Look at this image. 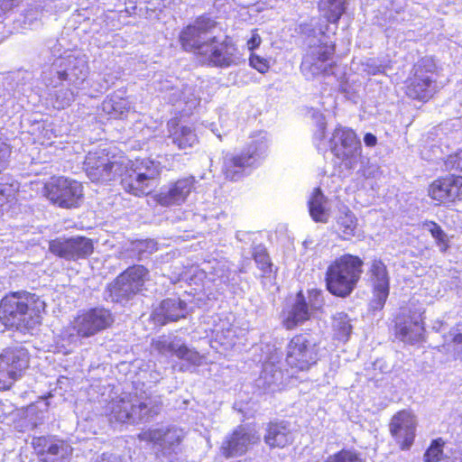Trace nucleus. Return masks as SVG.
Wrapping results in <instances>:
<instances>
[{
	"mask_svg": "<svg viewBox=\"0 0 462 462\" xmlns=\"http://www.w3.org/2000/svg\"><path fill=\"white\" fill-rule=\"evenodd\" d=\"M325 462H366L365 458L356 449L344 448L328 456Z\"/></svg>",
	"mask_w": 462,
	"mask_h": 462,
	"instance_id": "72a5a7b5",
	"label": "nucleus"
},
{
	"mask_svg": "<svg viewBox=\"0 0 462 462\" xmlns=\"http://www.w3.org/2000/svg\"><path fill=\"white\" fill-rule=\"evenodd\" d=\"M327 198L319 187L315 188L308 201V208L310 217L315 222L326 223L328 216L326 213Z\"/></svg>",
	"mask_w": 462,
	"mask_h": 462,
	"instance_id": "cd10ccee",
	"label": "nucleus"
},
{
	"mask_svg": "<svg viewBox=\"0 0 462 462\" xmlns=\"http://www.w3.org/2000/svg\"><path fill=\"white\" fill-rule=\"evenodd\" d=\"M122 157L109 150L101 149L88 152L84 162V170L93 182L111 181L116 178L120 166H122Z\"/></svg>",
	"mask_w": 462,
	"mask_h": 462,
	"instance_id": "ddd939ff",
	"label": "nucleus"
},
{
	"mask_svg": "<svg viewBox=\"0 0 462 462\" xmlns=\"http://www.w3.org/2000/svg\"><path fill=\"white\" fill-rule=\"evenodd\" d=\"M174 355L180 360H184L191 365H199L202 356L195 349H191L186 345H180L173 349Z\"/></svg>",
	"mask_w": 462,
	"mask_h": 462,
	"instance_id": "e433bc0d",
	"label": "nucleus"
},
{
	"mask_svg": "<svg viewBox=\"0 0 462 462\" xmlns=\"http://www.w3.org/2000/svg\"><path fill=\"white\" fill-rule=\"evenodd\" d=\"M364 142L366 146L373 147L377 143V138L371 133H366L364 136Z\"/></svg>",
	"mask_w": 462,
	"mask_h": 462,
	"instance_id": "de8ad7c7",
	"label": "nucleus"
},
{
	"mask_svg": "<svg viewBox=\"0 0 462 462\" xmlns=\"http://www.w3.org/2000/svg\"><path fill=\"white\" fill-rule=\"evenodd\" d=\"M94 252L93 240L82 236L69 237V261H78L89 257Z\"/></svg>",
	"mask_w": 462,
	"mask_h": 462,
	"instance_id": "c756f323",
	"label": "nucleus"
},
{
	"mask_svg": "<svg viewBox=\"0 0 462 462\" xmlns=\"http://www.w3.org/2000/svg\"><path fill=\"white\" fill-rule=\"evenodd\" d=\"M335 336L338 340L346 341L351 334L352 326L346 314H340L335 319L333 325Z\"/></svg>",
	"mask_w": 462,
	"mask_h": 462,
	"instance_id": "c9c22d12",
	"label": "nucleus"
},
{
	"mask_svg": "<svg viewBox=\"0 0 462 462\" xmlns=\"http://www.w3.org/2000/svg\"><path fill=\"white\" fill-rule=\"evenodd\" d=\"M138 408H139L140 410L146 409V408H147V404H146L145 402H140V403L138 404Z\"/></svg>",
	"mask_w": 462,
	"mask_h": 462,
	"instance_id": "3c124183",
	"label": "nucleus"
},
{
	"mask_svg": "<svg viewBox=\"0 0 462 462\" xmlns=\"http://www.w3.org/2000/svg\"><path fill=\"white\" fill-rule=\"evenodd\" d=\"M262 43V38L260 34L257 32V29H254L252 31L251 37L246 42V47L247 49L252 52H254V50L260 47Z\"/></svg>",
	"mask_w": 462,
	"mask_h": 462,
	"instance_id": "c03bdc74",
	"label": "nucleus"
},
{
	"mask_svg": "<svg viewBox=\"0 0 462 462\" xmlns=\"http://www.w3.org/2000/svg\"><path fill=\"white\" fill-rule=\"evenodd\" d=\"M249 65L261 74H265L270 69L269 60L254 52L249 56Z\"/></svg>",
	"mask_w": 462,
	"mask_h": 462,
	"instance_id": "a19ab883",
	"label": "nucleus"
},
{
	"mask_svg": "<svg viewBox=\"0 0 462 462\" xmlns=\"http://www.w3.org/2000/svg\"><path fill=\"white\" fill-rule=\"evenodd\" d=\"M185 308V302L180 298H167L160 302L157 309L152 312V319L161 325L175 322L184 318Z\"/></svg>",
	"mask_w": 462,
	"mask_h": 462,
	"instance_id": "412c9836",
	"label": "nucleus"
},
{
	"mask_svg": "<svg viewBox=\"0 0 462 462\" xmlns=\"http://www.w3.org/2000/svg\"><path fill=\"white\" fill-rule=\"evenodd\" d=\"M446 440L437 438L430 441L423 454V462H440L444 457Z\"/></svg>",
	"mask_w": 462,
	"mask_h": 462,
	"instance_id": "473e14b6",
	"label": "nucleus"
},
{
	"mask_svg": "<svg viewBox=\"0 0 462 462\" xmlns=\"http://www.w3.org/2000/svg\"><path fill=\"white\" fill-rule=\"evenodd\" d=\"M43 196L51 204L65 209L78 208L84 200L82 182L63 175H53L43 184Z\"/></svg>",
	"mask_w": 462,
	"mask_h": 462,
	"instance_id": "423d86ee",
	"label": "nucleus"
},
{
	"mask_svg": "<svg viewBox=\"0 0 462 462\" xmlns=\"http://www.w3.org/2000/svg\"><path fill=\"white\" fill-rule=\"evenodd\" d=\"M218 26V22L208 14L198 15L192 23L183 26L178 40L181 49L194 54L209 67L229 68L237 63L239 50L233 39L226 35L223 40L210 36Z\"/></svg>",
	"mask_w": 462,
	"mask_h": 462,
	"instance_id": "f257e3e1",
	"label": "nucleus"
},
{
	"mask_svg": "<svg viewBox=\"0 0 462 462\" xmlns=\"http://www.w3.org/2000/svg\"><path fill=\"white\" fill-rule=\"evenodd\" d=\"M252 444L251 434L243 427H237L223 440L220 453L225 458L240 457L249 450Z\"/></svg>",
	"mask_w": 462,
	"mask_h": 462,
	"instance_id": "aec40b11",
	"label": "nucleus"
},
{
	"mask_svg": "<svg viewBox=\"0 0 462 462\" xmlns=\"http://www.w3.org/2000/svg\"><path fill=\"white\" fill-rule=\"evenodd\" d=\"M337 226L340 238L348 240L356 235L357 218L350 209L346 208L337 218Z\"/></svg>",
	"mask_w": 462,
	"mask_h": 462,
	"instance_id": "7c9ffc66",
	"label": "nucleus"
},
{
	"mask_svg": "<svg viewBox=\"0 0 462 462\" xmlns=\"http://www.w3.org/2000/svg\"><path fill=\"white\" fill-rule=\"evenodd\" d=\"M264 443L271 449H283L293 443L294 436L289 421L273 420L265 427Z\"/></svg>",
	"mask_w": 462,
	"mask_h": 462,
	"instance_id": "6ab92c4d",
	"label": "nucleus"
},
{
	"mask_svg": "<svg viewBox=\"0 0 462 462\" xmlns=\"http://www.w3.org/2000/svg\"><path fill=\"white\" fill-rule=\"evenodd\" d=\"M49 251L57 257L69 261V237H57L50 240Z\"/></svg>",
	"mask_w": 462,
	"mask_h": 462,
	"instance_id": "f704fd0d",
	"label": "nucleus"
},
{
	"mask_svg": "<svg viewBox=\"0 0 462 462\" xmlns=\"http://www.w3.org/2000/svg\"><path fill=\"white\" fill-rule=\"evenodd\" d=\"M58 77L60 80H66L68 79V73L65 70L59 71Z\"/></svg>",
	"mask_w": 462,
	"mask_h": 462,
	"instance_id": "09e8293b",
	"label": "nucleus"
},
{
	"mask_svg": "<svg viewBox=\"0 0 462 462\" xmlns=\"http://www.w3.org/2000/svg\"><path fill=\"white\" fill-rule=\"evenodd\" d=\"M336 52L334 42H319L312 50L306 53L300 64V71L307 80L319 76L329 77L334 74L337 63L333 60Z\"/></svg>",
	"mask_w": 462,
	"mask_h": 462,
	"instance_id": "9b49d317",
	"label": "nucleus"
},
{
	"mask_svg": "<svg viewBox=\"0 0 462 462\" xmlns=\"http://www.w3.org/2000/svg\"><path fill=\"white\" fill-rule=\"evenodd\" d=\"M169 138L180 149L185 150L193 147L199 142V138L191 127L182 125L178 120L168 124Z\"/></svg>",
	"mask_w": 462,
	"mask_h": 462,
	"instance_id": "5701e85b",
	"label": "nucleus"
},
{
	"mask_svg": "<svg viewBox=\"0 0 462 462\" xmlns=\"http://www.w3.org/2000/svg\"><path fill=\"white\" fill-rule=\"evenodd\" d=\"M449 179V174L439 176L428 186V196L439 206L450 204Z\"/></svg>",
	"mask_w": 462,
	"mask_h": 462,
	"instance_id": "393cba45",
	"label": "nucleus"
},
{
	"mask_svg": "<svg viewBox=\"0 0 462 462\" xmlns=\"http://www.w3.org/2000/svg\"><path fill=\"white\" fill-rule=\"evenodd\" d=\"M446 462H462V455L459 457H453L450 460Z\"/></svg>",
	"mask_w": 462,
	"mask_h": 462,
	"instance_id": "8fccbe9b",
	"label": "nucleus"
},
{
	"mask_svg": "<svg viewBox=\"0 0 462 462\" xmlns=\"http://www.w3.org/2000/svg\"><path fill=\"white\" fill-rule=\"evenodd\" d=\"M418 421L410 410L396 411L389 422V432L396 445L402 451L409 450L415 442Z\"/></svg>",
	"mask_w": 462,
	"mask_h": 462,
	"instance_id": "f3484780",
	"label": "nucleus"
},
{
	"mask_svg": "<svg viewBox=\"0 0 462 462\" xmlns=\"http://www.w3.org/2000/svg\"><path fill=\"white\" fill-rule=\"evenodd\" d=\"M155 434H156V431L154 430H145V431H143L141 432L139 435H138V439L140 440H143V441H155V439H157L155 437Z\"/></svg>",
	"mask_w": 462,
	"mask_h": 462,
	"instance_id": "49530a36",
	"label": "nucleus"
},
{
	"mask_svg": "<svg viewBox=\"0 0 462 462\" xmlns=\"http://www.w3.org/2000/svg\"><path fill=\"white\" fill-rule=\"evenodd\" d=\"M367 274L372 292L369 310L380 311L383 310L390 295V275L387 266L383 260L379 258L373 259Z\"/></svg>",
	"mask_w": 462,
	"mask_h": 462,
	"instance_id": "2eb2a0df",
	"label": "nucleus"
},
{
	"mask_svg": "<svg viewBox=\"0 0 462 462\" xmlns=\"http://www.w3.org/2000/svg\"><path fill=\"white\" fill-rule=\"evenodd\" d=\"M451 343L455 346H459L458 356L462 359V322L457 324V328L452 329L450 332Z\"/></svg>",
	"mask_w": 462,
	"mask_h": 462,
	"instance_id": "37998d69",
	"label": "nucleus"
},
{
	"mask_svg": "<svg viewBox=\"0 0 462 462\" xmlns=\"http://www.w3.org/2000/svg\"><path fill=\"white\" fill-rule=\"evenodd\" d=\"M158 162L146 157L123 160L118 171L119 184L125 192L135 197L150 195L161 179Z\"/></svg>",
	"mask_w": 462,
	"mask_h": 462,
	"instance_id": "7ed1b4c3",
	"label": "nucleus"
},
{
	"mask_svg": "<svg viewBox=\"0 0 462 462\" xmlns=\"http://www.w3.org/2000/svg\"><path fill=\"white\" fill-rule=\"evenodd\" d=\"M194 176H186L171 182L166 191L155 196V201L162 207L179 206L183 204L195 189Z\"/></svg>",
	"mask_w": 462,
	"mask_h": 462,
	"instance_id": "a211bd4d",
	"label": "nucleus"
},
{
	"mask_svg": "<svg viewBox=\"0 0 462 462\" xmlns=\"http://www.w3.org/2000/svg\"><path fill=\"white\" fill-rule=\"evenodd\" d=\"M329 143L331 152L342 162L352 163L361 155V142L352 128L337 125L332 132Z\"/></svg>",
	"mask_w": 462,
	"mask_h": 462,
	"instance_id": "dca6fc26",
	"label": "nucleus"
},
{
	"mask_svg": "<svg viewBox=\"0 0 462 462\" xmlns=\"http://www.w3.org/2000/svg\"><path fill=\"white\" fill-rule=\"evenodd\" d=\"M319 343L306 333L291 337L286 346L285 363L294 372H307L319 360Z\"/></svg>",
	"mask_w": 462,
	"mask_h": 462,
	"instance_id": "9d476101",
	"label": "nucleus"
},
{
	"mask_svg": "<svg viewBox=\"0 0 462 462\" xmlns=\"http://www.w3.org/2000/svg\"><path fill=\"white\" fill-rule=\"evenodd\" d=\"M10 155V146L4 142H0V174L7 168Z\"/></svg>",
	"mask_w": 462,
	"mask_h": 462,
	"instance_id": "79ce46f5",
	"label": "nucleus"
},
{
	"mask_svg": "<svg viewBox=\"0 0 462 462\" xmlns=\"http://www.w3.org/2000/svg\"><path fill=\"white\" fill-rule=\"evenodd\" d=\"M263 146L258 142L247 143L239 152H225L221 159V173L226 180L237 181L257 168L263 158Z\"/></svg>",
	"mask_w": 462,
	"mask_h": 462,
	"instance_id": "6e6552de",
	"label": "nucleus"
},
{
	"mask_svg": "<svg viewBox=\"0 0 462 462\" xmlns=\"http://www.w3.org/2000/svg\"><path fill=\"white\" fill-rule=\"evenodd\" d=\"M451 169L462 172V150L450 156Z\"/></svg>",
	"mask_w": 462,
	"mask_h": 462,
	"instance_id": "a18cd8bd",
	"label": "nucleus"
},
{
	"mask_svg": "<svg viewBox=\"0 0 462 462\" xmlns=\"http://www.w3.org/2000/svg\"><path fill=\"white\" fill-rule=\"evenodd\" d=\"M308 304L310 310L313 311H322L325 300L323 297V292L320 289H310L308 290Z\"/></svg>",
	"mask_w": 462,
	"mask_h": 462,
	"instance_id": "58836bf2",
	"label": "nucleus"
},
{
	"mask_svg": "<svg viewBox=\"0 0 462 462\" xmlns=\"http://www.w3.org/2000/svg\"><path fill=\"white\" fill-rule=\"evenodd\" d=\"M364 264L361 257L352 254H344L335 258L325 273L327 291L338 298L348 297L361 280Z\"/></svg>",
	"mask_w": 462,
	"mask_h": 462,
	"instance_id": "20e7f679",
	"label": "nucleus"
},
{
	"mask_svg": "<svg viewBox=\"0 0 462 462\" xmlns=\"http://www.w3.org/2000/svg\"><path fill=\"white\" fill-rule=\"evenodd\" d=\"M422 226L426 227L435 241L436 245L442 254H446L450 248V241L448 234L433 220H425Z\"/></svg>",
	"mask_w": 462,
	"mask_h": 462,
	"instance_id": "2f4dec72",
	"label": "nucleus"
},
{
	"mask_svg": "<svg viewBox=\"0 0 462 462\" xmlns=\"http://www.w3.org/2000/svg\"><path fill=\"white\" fill-rule=\"evenodd\" d=\"M296 298L291 310L282 319V326L288 330L295 328L298 325L305 323L311 318L312 311L309 308L302 291H298Z\"/></svg>",
	"mask_w": 462,
	"mask_h": 462,
	"instance_id": "4be33fe9",
	"label": "nucleus"
},
{
	"mask_svg": "<svg viewBox=\"0 0 462 462\" xmlns=\"http://www.w3.org/2000/svg\"><path fill=\"white\" fill-rule=\"evenodd\" d=\"M346 0H319V10L328 23L337 25L346 13Z\"/></svg>",
	"mask_w": 462,
	"mask_h": 462,
	"instance_id": "c85d7f7f",
	"label": "nucleus"
},
{
	"mask_svg": "<svg viewBox=\"0 0 462 462\" xmlns=\"http://www.w3.org/2000/svg\"><path fill=\"white\" fill-rule=\"evenodd\" d=\"M102 109L107 115L108 119H125L130 111L129 101L122 97L110 96L102 103Z\"/></svg>",
	"mask_w": 462,
	"mask_h": 462,
	"instance_id": "a878e982",
	"label": "nucleus"
},
{
	"mask_svg": "<svg viewBox=\"0 0 462 462\" xmlns=\"http://www.w3.org/2000/svg\"><path fill=\"white\" fill-rule=\"evenodd\" d=\"M252 259L260 271L261 280H275L278 268L274 266L267 249L263 245H256L252 249Z\"/></svg>",
	"mask_w": 462,
	"mask_h": 462,
	"instance_id": "b1692460",
	"label": "nucleus"
},
{
	"mask_svg": "<svg viewBox=\"0 0 462 462\" xmlns=\"http://www.w3.org/2000/svg\"><path fill=\"white\" fill-rule=\"evenodd\" d=\"M46 303L36 293L20 290L5 293L0 300V321L8 328L31 332L40 327Z\"/></svg>",
	"mask_w": 462,
	"mask_h": 462,
	"instance_id": "f03ea898",
	"label": "nucleus"
},
{
	"mask_svg": "<svg viewBox=\"0 0 462 462\" xmlns=\"http://www.w3.org/2000/svg\"><path fill=\"white\" fill-rule=\"evenodd\" d=\"M115 316L105 307L96 306L79 310L65 328L67 338H88L113 327Z\"/></svg>",
	"mask_w": 462,
	"mask_h": 462,
	"instance_id": "39448f33",
	"label": "nucleus"
},
{
	"mask_svg": "<svg viewBox=\"0 0 462 462\" xmlns=\"http://www.w3.org/2000/svg\"><path fill=\"white\" fill-rule=\"evenodd\" d=\"M450 204L462 202V176L449 173Z\"/></svg>",
	"mask_w": 462,
	"mask_h": 462,
	"instance_id": "4c0bfd02",
	"label": "nucleus"
},
{
	"mask_svg": "<svg viewBox=\"0 0 462 462\" xmlns=\"http://www.w3.org/2000/svg\"><path fill=\"white\" fill-rule=\"evenodd\" d=\"M32 445L38 456L42 457L43 462H64L63 459H51L48 456H59L62 450V441L50 442L44 437H37L32 439Z\"/></svg>",
	"mask_w": 462,
	"mask_h": 462,
	"instance_id": "bb28decb",
	"label": "nucleus"
},
{
	"mask_svg": "<svg viewBox=\"0 0 462 462\" xmlns=\"http://www.w3.org/2000/svg\"><path fill=\"white\" fill-rule=\"evenodd\" d=\"M393 332L397 339L405 344L421 342L425 334L422 314L410 307H401L393 318Z\"/></svg>",
	"mask_w": 462,
	"mask_h": 462,
	"instance_id": "4468645a",
	"label": "nucleus"
},
{
	"mask_svg": "<svg viewBox=\"0 0 462 462\" xmlns=\"http://www.w3.org/2000/svg\"><path fill=\"white\" fill-rule=\"evenodd\" d=\"M438 69L434 61L422 58L413 64L410 76L404 80V93L412 100L428 102L436 93Z\"/></svg>",
	"mask_w": 462,
	"mask_h": 462,
	"instance_id": "0eeeda50",
	"label": "nucleus"
},
{
	"mask_svg": "<svg viewBox=\"0 0 462 462\" xmlns=\"http://www.w3.org/2000/svg\"><path fill=\"white\" fill-rule=\"evenodd\" d=\"M149 280L150 271L146 266L133 264L108 283L106 291L113 301H127L140 294Z\"/></svg>",
	"mask_w": 462,
	"mask_h": 462,
	"instance_id": "1a4fd4ad",
	"label": "nucleus"
},
{
	"mask_svg": "<svg viewBox=\"0 0 462 462\" xmlns=\"http://www.w3.org/2000/svg\"><path fill=\"white\" fill-rule=\"evenodd\" d=\"M214 340L226 349L234 345V332L230 328L217 330Z\"/></svg>",
	"mask_w": 462,
	"mask_h": 462,
	"instance_id": "ea45409f",
	"label": "nucleus"
},
{
	"mask_svg": "<svg viewBox=\"0 0 462 462\" xmlns=\"http://www.w3.org/2000/svg\"><path fill=\"white\" fill-rule=\"evenodd\" d=\"M30 367V355L23 347H7L0 353V392L12 388Z\"/></svg>",
	"mask_w": 462,
	"mask_h": 462,
	"instance_id": "f8f14e48",
	"label": "nucleus"
}]
</instances>
